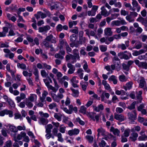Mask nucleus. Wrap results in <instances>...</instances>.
I'll return each instance as SVG.
<instances>
[{
  "instance_id": "obj_1",
  "label": "nucleus",
  "mask_w": 147,
  "mask_h": 147,
  "mask_svg": "<svg viewBox=\"0 0 147 147\" xmlns=\"http://www.w3.org/2000/svg\"><path fill=\"white\" fill-rule=\"evenodd\" d=\"M46 128L45 132L46 133L45 135V137L47 139H49L51 138L54 139L55 137L52 135V134L51 133V129L53 128V126L52 124H49L45 127Z\"/></svg>"
},
{
  "instance_id": "obj_2",
  "label": "nucleus",
  "mask_w": 147,
  "mask_h": 147,
  "mask_svg": "<svg viewBox=\"0 0 147 147\" xmlns=\"http://www.w3.org/2000/svg\"><path fill=\"white\" fill-rule=\"evenodd\" d=\"M87 115L92 120L94 121H96L97 122L99 121V118L100 116V114H97L96 113L94 112L88 113Z\"/></svg>"
},
{
  "instance_id": "obj_3",
  "label": "nucleus",
  "mask_w": 147,
  "mask_h": 147,
  "mask_svg": "<svg viewBox=\"0 0 147 147\" xmlns=\"http://www.w3.org/2000/svg\"><path fill=\"white\" fill-rule=\"evenodd\" d=\"M127 116L129 119L131 121L130 122L131 123H133L134 120L136 119L137 118V113L136 111L134 110L131 112L128 113Z\"/></svg>"
},
{
  "instance_id": "obj_4",
  "label": "nucleus",
  "mask_w": 147,
  "mask_h": 147,
  "mask_svg": "<svg viewBox=\"0 0 147 147\" xmlns=\"http://www.w3.org/2000/svg\"><path fill=\"white\" fill-rule=\"evenodd\" d=\"M142 90H136L135 91L136 98L138 100L137 102L138 103H141L142 102Z\"/></svg>"
},
{
  "instance_id": "obj_5",
  "label": "nucleus",
  "mask_w": 147,
  "mask_h": 147,
  "mask_svg": "<svg viewBox=\"0 0 147 147\" xmlns=\"http://www.w3.org/2000/svg\"><path fill=\"white\" fill-rule=\"evenodd\" d=\"M50 29L51 27L47 25L43 27H39L38 30L39 32L45 34L50 30Z\"/></svg>"
},
{
  "instance_id": "obj_6",
  "label": "nucleus",
  "mask_w": 147,
  "mask_h": 147,
  "mask_svg": "<svg viewBox=\"0 0 147 147\" xmlns=\"http://www.w3.org/2000/svg\"><path fill=\"white\" fill-rule=\"evenodd\" d=\"M45 40L51 43H55L57 42L56 38L54 37L52 34H50L47 36Z\"/></svg>"
},
{
  "instance_id": "obj_7",
  "label": "nucleus",
  "mask_w": 147,
  "mask_h": 147,
  "mask_svg": "<svg viewBox=\"0 0 147 147\" xmlns=\"http://www.w3.org/2000/svg\"><path fill=\"white\" fill-rule=\"evenodd\" d=\"M109 96L110 94L109 93H106V91H102L100 96L101 101L104 102L105 103H107V100H105V96L107 99H108L109 98Z\"/></svg>"
},
{
  "instance_id": "obj_8",
  "label": "nucleus",
  "mask_w": 147,
  "mask_h": 147,
  "mask_svg": "<svg viewBox=\"0 0 147 147\" xmlns=\"http://www.w3.org/2000/svg\"><path fill=\"white\" fill-rule=\"evenodd\" d=\"M114 118L119 122H122L125 120V117L122 114H114Z\"/></svg>"
},
{
  "instance_id": "obj_9",
  "label": "nucleus",
  "mask_w": 147,
  "mask_h": 147,
  "mask_svg": "<svg viewBox=\"0 0 147 147\" xmlns=\"http://www.w3.org/2000/svg\"><path fill=\"white\" fill-rule=\"evenodd\" d=\"M67 66L68 68H69L67 72L68 74H71L74 73L75 70V68L71 63H68L67 64Z\"/></svg>"
},
{
  "instance_id": "obj_10",
  "label": "nucleus",
  "mask_w": 147,
  "mask_h": 147,
  "mask_svg": "<svg viewBox=\"0 0 147 147\" xmlns=\"http://www.w3.org/2000/svg\"><path fill=\"white\" fill-rule=\"evenodd\" d=\"M132 4L134 8H135V10L137 9V11L138 12L139 11L141 7L139 5L137 1L136 0H132Z\"/></svg>"
},
{
  "instance_id": "obj_11",
  "label": "nucleus",
  "mask_w": 147,
  "mask_h": 147,
  "mask_svg": "<svg viewBox=\"0 0 147 147\" xmlns=\"http://www.w3.org/2000/svg\"><path fill=\"white\" fill-rule=\"evenodd\" d=\"M100 9L101 10L100 11V13L102 16H104L105 17H106L110 15V13L107 11L104 6L102 7Z\"/></svg>"
},
{
  "instance_id": "obj_12",
  "label": "nucleus",
  "mask_w": 147,
  "mask_h": 147,
  "mask_svg": "<svg viewBox=\"0 0 147 147\" xmlns=\"http://www.w3.org/2000/svg\"><path fill=\"white\" fill-rule=\"evenodd\" d=\"M92 107L94 111L97 112H99L100 111L103 110L104 109V106L102 104L98 105L97 107L93 105Z\"/></svg>"
},
{
  "instance_id": "obj_13",
  "label": "nucleus",
  "mask_w": 147,
  "mask_h": 147,
  "mask_svg": "<svg viewBox=\"0 0 147 147\" xmlns=\"http://www.w3.org/2000/svg\"><path fill=\"white\" fill-rule=\"evenodd\" d=\"M59 48L60 50L62 49L64 46H66L68 44L67 42L65 40L61 39L59 40Z\"/></svg>"
},
{
  "instance_id": "obj_14",
  "label": "nucleus",
  "mask_w": 147,
  "mask_h": 147,
  "mask_svg": "<svg viewBox=\"0 0 147 147\" xmlns=\"http://www.w3.org/2000/svg\"><path fill=\"white\" fill-rule=\"evenodd\" d=\"M26 135V133L24 131H21L20 133L18 135L17 137H16V140L15 141V142H18V140H20L23 138Z\"/></svg>"
},
{
  "instance_id": "obj_15",
  "label": "nucleus",
  "mask_w": 147,
  "mask_h": 147,
  "mask_svg": "<svg viewBox=\"0 0 147 147\" xmlns=\"http://www.w3.org/2000/svg\"><path fill=\"white\" fill-rule=\"evenodd\" d=\"M2 29L3 31L2 32H0V37L5 36L6 34L8 32V28L6 27H3Z\"/></svg>"
},
{
  "instance_id": "obj_16",
  "label": "nucleus",
  "mask_w": 147,
  "mask_h": 147,
  "mask_svg": "<svg viewBox=\"0 0 147 147\" xmlns=\"http://www.w3.org/2000/svg\"><path fill=\"white\" fill-rule=\"evenodd\" d=\"M138 137V134L136 132H133L129 137V139L132 142H135Z\"/></svg>"
},
{
  "instance_id": "obj_17",
  "label": "nucleus",
  "mask_w": 147,
  "mask_h": 147,
  "mask_svg": "<svg viewBox=\"0 0 147 147\" xmlns=\"http://www.w3.org/2000/svg\"><path fill=\"white\" fill-rule=\"evenodd\" d=\"M146 50H144L143 49H141L139 51L136 50L134 51L132 53V55L134 56H137L146 52Z\"/></svg>"
},
{
  "instance_id": "obj_18",
  "label": "nucleus",
  "mask_w": 147,
  "mask_h": 147,
  "mask_svg": "<svg viewBox=\"0 0 147 147\" xmlns=\"http://www.w3.org/2000/svg\"><path fill=\"white\" fill-rule=\"evenodd\" d=\"M110 131L113 132L114 135L120 136V131L117 128H115L113 127H111L110 129Z\"/></svg>"
},
{
  "instance_id": "obj_19",
  "label": "nucleus",
  "mask_w": 147,
  "mask_h": 147,
  "mask_svg": "<svg viewBox=\"0 0 147 147\" xmlns=\"http://www.w3.org/2000/svg\"><path fill=\"white\" fill-rule=\"evenodd\" d=\"M112 62L118 66L120 63V60L117 56H114L112 59Z\"/></svg>"
},
{
  "instance_id": "obj_20",
  "label": "nucleus",
  "mask_w": 147,
  "mask_h": 147,
  "mask_svg": "<svg viewBox=\"0 0 147 147\" xmlns=\"http://www.w3.org/2000/svg\"><path fill=\"white\" fill-rule=\"evenodd\" d=\"M105 34L108 36H111L113 34L111 29L110 28H107L104 30Z\"/></svg>"
},
{
  "instance_id": "obj_21",
  "label": "nucleus",
  "mask_w": 147,
  "mask_h": 147,
  "mask_svg": "<svg viewBox=\"0 0 147 147\" xmlns=\"http://www.w3.org/2000/svg\"><path fill=\"white\" fill-rule=\"evenodd\" d=\"M139 15L140 17L137 19V21L140 22L142 25L144 26H147V22L145 20L144 18L141 17L140 15Z\"/></svg>"
},
{
  "instance_id": "obj_22",
  "label": "nucleus",
  "mask_w": 147,
  "mask_h": 147,
  "mask_svg": "<svg viewBox=\"0 0 147 147\" xmlns=\"http://www.w3.org/2000/svg\"><path fill=\"white\" fill-rule=\"evenodd\" d=\"M88 85V82H83V81L81 82L80 85L82 87V89L84 91H86L87 86Z\"/></svg>"
},
{
  "instance_id": "obj_23",
  "label": "nucleus",
  "mask_w": 147,
  "mask_h": 147,
  "mask_svg": "<svg viewBox=\"0 0 147 147\" xmlns=\"http://www.w3.org/2000/svg\"><path fill=\"white\" fill-rule=\"evenodd\" d=\"M108 80L110 82H113L114 84H116L117 83V78L114 75L111 76L109 78Z\"/></svg>"
},
{
  "instance_id": "obj_24",
  "label": "nucleus",
  "mask_w": 147,
  "mask_h": 147,
  "mask_svg": "<svg viewBox=\"0 0 147 147\" xmlns=\"http://www.w3.org/2000/svg\"><path fill=\"white\" fill-rule=\"evenodd\" d=\"M48 123V120L43 117L40 118L39 120V123L40 124L46 125Z\"/></svg>"
},
{
  "instance_id": "obj_25",
  "label": "nucleus",
  "mask_w": 147,
  "mask_h": 147,
  "mask_svg": "<svg viewBox=\"0 0 147 147\" xmlns=\"http://www.w3.org/2000/svg\"><path fill=\"white\" fill-rule=\"evenodd\" d=\"M73 55H74L76 56V57L77 58V60L78 61L80 60V57L79 55V53L78 50L77 49H75L73 50Z\"/></svg>"
},
{
  "instance_id": "obj_26",
  "label": "nucleus",
  "mask_w": 147,
  "mask_h": 147,
  "mask_svg": "<svg viewBox=\"0 0 147 147\" xmlns=\"http://www.w3.org/2000/svg\"><path fill=\"white\" fill-rule=\"evenodd\" d=\"M70 89L72 92V95L73 96L75 97H77L78 96L79 92L78 90H75V89L73 88H71Z\"/></svg>"
},
{
  "instance_id": "obj_27",
  "label": "nucleus",
  "mask_w": 147,
  "mask_h": 147,
  "mask_svg": "<svg viewBox=\"0 0 147 147\" xmlns=\"http://www.w3.org/2000/svg\"><path fill=\"white\" fill-rule=\"evenodd\" d=\"M62 116V115L59 113H55L54 116V117L59 121L61 120V117Z\"/></svg>"
},
{
  "instance_id": "obj_28",
  "label": "nucleus",
  "mask_w": 147,
  "mask_h": 147,
  "mask_svg": "<svg viewBox=\"0 0 147 147\" xmlns=\"http://www.w3.org/2000/svg\"><path fill=\"white\" fill-rule=\"evenodd\" d=\"M138 139L139 141H145L147 140V136L145 134L141 135L138 137Z\"/></svg>"
},
{
  "instance_id": "obj_29",
  "label": "nucleus",
  "mask_w": 147,
  "mask_h": 147,
  "mask_svg": "<svg viewBox=\"0 0 147 147\" xmlns=\"http://www.w3.org/2000/svg\"><path fill=\"white\" fill-rule=\"evenodd\" d=\"M9 131L13 132H17L18 131V129L15 126L10 125L9 127Z\"/></svg>"
},
{
  "instance_id": "obj_30",
  "label": "nucleus",
  "mask_w": 147,
  "mask_h": 147,
  "mask_svg": "<svg viewBox=\"0 0 147 147\" xmlns=\"http://www.w3.org/2000/svg\"><path fill=\"white\" fill-rule=\"evenodd\" d=\"M84 71L83 70L82 68H79L77 73L78 74V75L80 78L81 79H82L83 78V73L82 72Z\"/></svg>"
},
{
  "instance_id": "obj_31",
  "label": "nucleus",
  "mask_w": 147,
  "mask_h": 147,
  "mask_svg": "<svg viewBox=\"0 0 147 147\" xmlns=\"http://www.w3.org/2000/svg\"><path fill=\"white\" fill-rule=\"evenodd\" d=\"M37 97V95L36 94H31L28 99L30 101L33 102L35 100H36Z\"/></svg>"
},
{
  "instance_id": "obj_32",
  "label": "nucleus",
  "mask_w": 147,
  "mask_h": 147,
  "mask_svg": "<svg viewBox=\"0 0 147 147\" xmlns=\"http://www.w3.org/2000/svg\"><path fill=\"white\" fill-rule=\"evenodd\" d=\"M146 85V82L144 79H141L140 80L139 86L141 88H143Z\"/></svg>"
},
{
  "instance_id": "obj_33",
  "label": "nucleus",
  "mask_w": 147,
  "mask_h": 147,
  "mask_svg": "<svg viewBox=\"0 0 147 147\" xmlns=\"http://www.w3.org/2000/svg\"><path fill=\"white\" fill-rule=\"evenodd\" d=\"M125 18L129 22H133L134 21V18L130 15V14L129 15L127 16Z\"/></svg>"
},
{
  "instance_id": "obj_34",
  "label": "nucleus",
  "mask_w": 147,
  "mask_h": 147,
  "mask_svg": "<svg viewBox=\"0 0 147 147\" xmlns=\"http://www.w3.org/2000/svg\"><path fill=\"white\" fill-rule=\"evenodd\" d=\"M43 43L45 47L47 48H49L51 45H52L49 42L45 40V39L43 41Z\"/></svg>"
},
{
  "instance_id": "obj_35",
  "label": "nucleus",
  "mask_w": 147,
  "mask_h": 147,
  "mask_svg": "<svg viewBox=\"0 0 147 147\" xmlns=\"http://www.w3.org/2000/svg\"><path fill=\"white\" fill-rule=\"evenodd\" d=\"M17 66L18 68H20L23 69H26V65L24 63L21 64L19 63H17Z\"/></svg>"
},
{
  "instance_id": "obj_36",
  "label": "nucleus",
  "mask_w": 147,
  "mask_h": 147,
  "mask_svg": "<svg viewBox=\"0 0 147 147\" xmlns=\"http://www.w3.org/2000/svg\"><path fill=\"white\" fill-rule=\"evenodd\" d=\"M99 48L101 52H105L107 50V46L106 45H101L99 46Z\"/></svg>"
},
{
  "instance_id": "obj_37",
  "label": "nucleus",
  "mask_w": 147,
  "mask_h": 147,
  "mask_svg": "<svg viewBox=\"0 0 147 147\" xmlns=\"http://www.w3.org/2000/svg\"><path fill=\"white\" fill-rule=\"evenodd\" d=\"M86 138L88 140L90 143H92L93 142L94 138L93 136L90 135H86Z\"/></svg>"
},
{
  "instance_id": "obj_38",
  "label": "nucleus",
  "mask_w": 147,
  "mask_h": 147,
  "mask_svg": "<svg viewBox=\"0 0 147 147\" xmlns=\"http://www.w3.org/2000/svg\"><path fill=\"white\" fill-rule=\"evenodd\" d=\"M51 96L53 100L57 102H59L60 100L57 96L54 93L51 94Z\"/></svg>"
},
{
  "instance_id": "obj_39",
  "label": "nucleus",
  "mask_w": 147,
  "mask_h": 147,
  "mask_svg": "<svg viewBox=\"0 0 147 147\" xmlns=\"http://www.w3.org/2000/svg\"><path fill=\"white\" fill-rule=\"evenodd\" d=\"M86 108L84 106H82L81 107L80 110V112L83 114H86Z\"/></svg>"
},
{
  "instance_id": "obj_40",
  "label": "nucleus",
  "mask_w": 147,
  "mask_h": 147,
  "mask_svg": "<svg viewBox=\"0 0 147 147\" xmlns=\"http://www.w3.org/2000/svg\"><path fill=\"white\" fill-rule=\"evenodd\" d=\"M71 57V61L70 63H74L77 61V58L76 57V56L73 55L72 54H70Z\"/></svg>"
},
{
  "instance_id": "obj_41",
  "label": "nucleus",
  "mask_w": 147,
  "mask_h": 147,
  "mask_svg": "<svg viewBox=\"0 0 147 147\" xmlns=\"http://www.w3.org/2000/svg\"><path fill=\"white\" fill-rule=\"evenodd\" d=\"M5 114L9 115V117H11L13 116V112L12 111L5 109Z\"/></svg>"
},
{
  "instance_id": "obj_42",
  "label": "nucleus",
  "mask_w": 147,
  "mask_h": 147,
  "mask_svg": "<svg viewBox=\"0 0 147 147\" xmlns=\"http://www.w3.org/2000/svg\"><path fill=\"white\" fill-rule=\"evenodd\" d=\"M136 103V101H134L127 108L130 110L135 109Z\"/></svg>"
},
{
  "instance_id": "obj_43",
  "label": "nucleus",
  "mask_w": 147,
  "mask_h": 147,
  "mask_svg": "<svg viewBox=\"0 0 147 147\" xmlns=\"http://www.w3.org/2000/svg\"><path fill=\"white\" fill-rule=\"evenodd\" d=\"M9 134H10V135L13 137V139L14 140H16V135L17 132H13L9 131L8 132Z\"/></svg>"
},
{
  "instance_id": "obj_44",
  "label": "nucleus",
  "mask_w": 147,
  "mask_h": 147,
  "mask_svg": "<svg viewBox=\"0 0 147 147\" xmlns=\"http://www.w3.org/2000/svg\"><path fill=\"white\" fill-rule=\"evenodd\" d=\"M98 6L96 5H93L92 6V16H95L96 14V12L98 9Z\"/></svg>"
},
{
  "instance_id": "obj_45",
  "label": "nucleus",
  "mask_w": 147,
  "mask_h": 147,
  "mask_svg": "<svg viewBox=\"0 0 147 147\" xmlns=\"http://www.w3.org/2000/svg\"><path fill=\"white\" fill-rule=\"evenodd\" d=\"M140 67H141L143 68L147 69V63L146 62H140Z\"/></svg>"
},
{
  "instance_id": "obj_46",
  "label": "nucleus",
  "mask_w": 147,
  "mask_h": 147,
  "mask_svg": "<svg viewBox=\"0 0 147 147\" xmlns=\"http://www.w3.org/2000/svg\"><path fill=\"white\" fill-rule=\"evenodd\" d=\"M40 73L42 76L43 78H46L48 76V74L45 70H41Z\"/></svg>"
},
{
  "instance_id": "obj_47",
  "label": "nucleus",
  "mask_w": 147,
  "mask_h": 147,
  "mask_svg": "<svg viewBox=\"0 0 147 147\" xmlns=\"http://www.w3.org/2000/svg\"><path fill=\"white\" fill-rule=\"evenodd\" d=\"M119 78L120 81L121 82H124L127 81V79L124 75L119 76Z\"/></svg>"
},
{
  "instance_id": "obj_48",
  "label": "nucleus",
  "mask_w": 147,
  "mask_h": 147,
  "mask_svg": "<svg viewBox=\"0 0 147 147\" xmlns=\"http://www.w3.org/2000/svg\"><path fill=\"white\" fill-rule=\"evenodd\" d=\"M42 65L43 66V68L46 69L50 70L51 69V65L47 64L45 63H42Z\"/></svg>"
},
{
  "instance_id": "obj_49",
  "label": "nucleus",
  "mask_w": 147,
  "mask_h": 147,
  "mask_svg": "<svg viewBox=\"0 0 147 147\" xmlns=\"http://www.w3.org/2000/svg\"><path fill=\"white\" fill-rule=\"evenodd\" d=\"M26 39L29 42L31 43V45L32 46L35 45V43L33 42V39L32 38L28 36L26 37Z\"/></svg>"
},
{
  "instance_id": "obj_50",
  "label": "nucleus",
  "mask_w": 147,
  "mask_h": 147,
  "mask_svg": "<svg viewBox=\"0 0 147 147\" xmlns=\"http://www.w3.org/2000/svg\"><path fill=\"white\" fill-rule=\"evenodd\" d=\"M87 16V12H83L81 13L78 15V17L80 18H85V16Z\"/></svg>"
},
{
  "instance_id": "obj_51",
  "label": "nucleus",
  "mask_w": 147,
  "mask_h": 147,
  "mask_svg": "<svg viewBox=\"0 0 147 147\" xmlns=\"http://www.w3.org/2000/svg\"><path fill=\"white\" fill-rule=\"evenodd\" d=\"M111 24L113 26H119L120 25L119 20L113 21L112 22Z\"/></svg>"
},
{
  "instance_id": "obj_52",
  "label": "nucleus",
  "mask_w": 147,
  "mask_h": 147,
  "mask_svg": "<svg viewBox=\"0 0 147 147\" xmlns=\"http://www.w3.org/2000/svg\"><path fill=\"white\" fill-rule=\"evenodd\" d=\"M125 6L126 7H129V9L133 11H135V8H133L131 6V4L129 3H125Z\"/></svg>"
},
{
  "instance_id": "obj_53",
  "label": "nucleus",
  "mask_w": 147,
  "mask_h": 147,
  "mask_svg": "<svg viewBox=\"0 0 147 147\" xmlns=\"http://www.w3.org/2000/svg\"><path fill=\"white\" fill-rule=\"evenodd\" d=\"M130 132V130L129 129H126L124 131L123 134L124 136L127 137L129 136Z\"/></svg>"
},
{
  "instance_id": "obj_54",
  "label": "nucleus",
  "mask_w": 147,
  "mask_h": 147,
  "mask_svg": "<svg viewBox=\"0 0 147 147\" xmlns=\"http://www.w3.org/2000/svg\"><path fill=\"white\" fill-rule=\"evenodd\" d=\"M83 68L85 71L88 73L90 72V70L88 69V65L87 63H85L83 66Z\"/></svg>"
},
{
  "instance_id": "obj_55",
  "label": "nucleus",
  "mask_w": 147,
  "mask_h": 147,
  "mask_svg": "<svg viewBox=\"0 0 147 147\" xmlns=\"http://www.w3.org/2000/svg\"><path fill=\"white\" fill-rule=\"evenodd\" d=\"M58 129L56 128H54L52 130V135L53 136H57V134H58Z\"/></svg>"
},
{
  "instance_id": "obj_56",
  "label": "nucleus",
  "mask_w": 147,
  "mask_h": 147,
  "mask_svg": "<svg viewBox=\"0 0 147 147\" xmlns=\"http://www.w3.org/2000/svg\"><path fill=\"white\" fill-rule=\"evenodd\" d=\"M55 57L56 58L59 59L61 60H62L64 58L63 56L61 55L60 53H56L55 54Z\"/></svg>"
},
{
  "instance_id": "obj_57",
  "label": "nucleus",
  "mask_w": 147,
  "mask_h": 147,
  "mask_svg": "<svg viewBox=\"0 0 147 147\" xmlns=\"http://www.w3.org/2000/svg\"><path fill=\"white\" fill-rule=\"evenodd\" d=\"M39 113L42 117L47 118L49 116V114L47 113H44L40 111L39 112Z\"/></svg>"
},
{
  "instance_id": "obj_58",
  "label": "nucleus",
  "mask_w": 147,
  "mask_h": 147,
  "mask_svg": "<svg viewBox=\"0 0 147 147\" xmlns=\"http://www.w3.org/2000/svg\"><path fill=\"white\" fill-rule=\"evenodd\" d=\"M143 29L140 27H138L135 30L136 33L138 34H140L142 32Z\"/></svg>"
},
{
  "instance_id": "obj_59",
  "label": "nucleus",
  "mask_w": 147,
  "mask_h": 147,
  "mask_svg": "<svg viewBox=\"0 0 147 147\" xmlns=\"http://www.w3.org/2000/svg\"><path fill=\"white\" fill-rule=\"evenodd\" d=\"M57 104L55 103H53L49 105V109H52L55 107H56Z\"/></svg>"
},
{
  "instance_id": "obj_60",
  "label": "nucleus",
  "mask_w": 147,
  "mask_h": 147,
  "mask_svg": "<svg viewBox=\"0 0 147 147\" xmlns=\"http://www.w3.org/2000/svg\"><path fill=\"white\" fill-rule=\"evenodd\" d=\"M10 8L12 10L17 11L18 10L17 5L15 4H12L10 6Z\"/></svg>"
},
{
  "instance_id": "obj_61",
  "label": "nucleus",
  "mask_w": 147,
  "mask_h": 147,
  "mask_svg": "<svg viewBox=\"0 0 147 147\" xmlns=\"http://www.w3.org/2000/svg\"><path fill=\"white\" fill-rule=\"evenodd\" d=\"M76 120L77 122H78L80 125H84L85 124L84 122L79 117H78L76 118Z\"/></svg>"
},
{
  "instance_id": "obj_62",
  "label": "nucleus",
  "mask_w": 147,
  "mask_h": 147,
  "mask_svg": "<svg viewBox=\"0 0 147 147\" xmlns=\"http://www.w3.org/2000/svg\"><path fill=\"white\" fill-rule=\"evenodd\" d=\"M129 97L132 99L136 98L135 92L134 91H131L129 95Z\"/></svg>"
},
{
  "instance_id": "obj_63",
  "label": "nucleus",
  "mask_w": 147,
  "mask_h": 147,
  "mask_svg": "<svg viewBox=\"0 0 147 147\" xmlns=\"http://www.w3.org/2000/svg\"><path fill=\"white\" fill-rule=\"evenodd\" d=\"M14 115V119H22V117H21V115L20 113H16Z\"/></svg>"
},
{
  "instance_id": "obj_64",
  "label": "nucleus",
  "mask_w": 147,
  "mask_h": 147,
  "mask_svg": "<svg viewBox=\"0 0 147 147\" xmlns=\"http://www.w3.org/2000/svg\"><path fill=\"white\" fill-rule=\"evenodd\" d=\"M118 47L121 48V50H124L127 49V47L124 44H121L118 45Z\"/></svg>"
}]
</instances>
